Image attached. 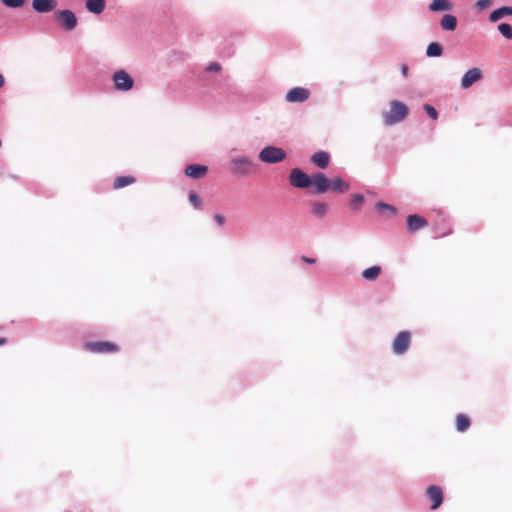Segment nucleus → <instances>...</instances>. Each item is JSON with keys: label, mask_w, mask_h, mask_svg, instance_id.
<instances>
[{"label": "nucleus", "mask_w": 512, "mask_h": 512, "mask_svg": "<svg viewBox=\"0 0 512 512\" xmlns=\"http://www.w3.org/2000/svg\"><path fill=\"white\" fill-rule=\"evenodd\" d=\"M289 181L290 184L296 188H307L311 185V178L298 168L291 170Z\"/></svg>", "instance_id": "0eeeda50"}, {"label": "nucleus", "mask_w": 512, "mask_h": 512, "mask_svg": "<svg viewBox=\"0 0 512 512\" xmlns=\"http://www.w3.org/2000/svg\"><path fill=\"white\" fill-rule=\"evenodd\" d=\"M401 72H402V75H403L404 77H407V75H408V66H407L406 64H403V65L401 66Z\"/></svg>", "instance_id": "c9c22d12"}, {"label": "nucleus", "mask_w": 512, "mask_h": 512, "mask_svg": "<svg viewBox=\"0 0 512 512\" xmlns=\"http://www.w3.org/2000/svg\"><path fill=\"white\" fill-rule=\"evenodd\" d=\"M84 349L96 354H111L119 351V346L110 341H91L84 344Z\"/></svg>", "instance_id": "f03ea898"}, {"label": "nucleus", "mask_w": 512, "mask_h": 512, "mask_svg": "<svg viewBox=\"0 0 512 512\" xmlns=\"http://www.w3.org/2000/svg\"><path fill=\"white\" fill-rule=\"evenodd\" d=\"M364 202V197L360 194L353 195L350 205L354 210H358L362 203Z\"/></svg>", "instance_id": "cd10ccee"}, {"label": "nucleus", "mask_w": 512, "mask_h": 512, "mask_svg": "<svg viewBox=\"0 0 512 512\" xmlns=\"http://www.w3.org/2000/svg\"><path fill=\"white\" fill-rule=\"evenodd\" d=\"M214 220L216 221V223L219 225V226H222L225 222V218L220 215V214H215L214 215Z\"/></svg>", "instance_id": "f704fd0d"}, {"label": "nucleus", "mask_w": 512, "mask_h": 512, "mask_svg": "<svg viewBox=\"0 0 512 512\" xmlns=\"http://www.w3.org/2000/svg\"><path fill=\"white\" fill-rule=\"evenodd\" d=\"M330 155L325 151H319L311 156V162L317 167L324 169L328 166Z\"/></svg>", "instance_id": "dca6fc26"}, {"label": "nucleus", "mask_w": 512, "mask_h": 512, "mask_svg": "<svg viewBox=\"0 0 512 512\" xmlns=\"http://www.w3.org/2000/svg\"><path fill=\"white\" fill-rule=\"evenodd\" d=\"M440 25L443 30L454 31L457 27V19L451 14H446L442 17Z\"/></svg>", "instance_id": "a211bd4d"}, {"label": "nucleus", "mask_w": 512, "mask_h": 512, "mask_svg": "<svg viewBox=\"0 0 512 512\" xmlns=\"http://www.w3.org/2000/svg\"><path fill=\"white\" fill-rule=\"evenodd\" d=\"M55 19L59 25L65 30L71 31L77 25V17L71 10H59L54 14Z\"/></svg>", "instance_id": "423d86ee"}, {"label": "nucleus", "mask_w": 512, "mask_h": 512, "mask_svg": "<svg viewBox=\"0 0 512 512\" xmlns=\"http://www.w3.org/2000/svg\"><path fill=\"white\" fill-rule=\"evenodd\" d=\"M509 15H512V7L504 6L499 9L494 10L490 14L489 20L491 22H496V21L504 18L505 16H509Z\"/></svg>", "instance_id": "6ab92c4d"}, {"label": "nucleus", "mask_w": 512, "mask_h": 512, "mask_svg": "<svg viewBox=\"0 0 512 512\" xmlns=\"http://www.w3.org/2000/svg\"><path fill=\"white\" fill-rule=\"evenodd\" d=\"M499 32L507 39H512V26L507 23H501L498 25Z\"/></svg>", "instance_id": "bb28decb"}, {"label": "nucleus", "mask_w": 512, "mask_h": 512, "mask_svg": "<svg viewBox=\"0 0 512 512\" xmlns=\"http://www.w3.org/2000/svg\"><path fill=\"white\" fill-rule=\"evenodd\" d=\"M115 87L118 90L128 91L133 87V78L124 70L116 71L113 75Z\"/></svg>", "instance_id": "1a4fd4ad"}, {"label": "nucleus", "mask_w": 512, "mask_h": 512, "mask_svg": "<svg viewBox=\"0 0 512 512\" xmlns=\"http://www.w3.org/2000/svg\"><path fill=\"white\" fill-rule=\"evenodd\" d=\"M3 84H4V77L0 73V88L3 86Z\"/></svg>", "instance_id": "58836bf2"}, {"label": "nucleus", "mask_w": 512, "mask_h": 512, "mask_svg": "<svg viewBox=\"0 0 512 512\" xmlns=\"http://www.w3.org/2000/svg\"><path fill=\"white\" fill-rule=\"evenodd\" d=\"M442 53V46L437 42H432L427 46L426 54L428 57H439Z\"/></svg>", "instance_id": "a878e982"}, {"label": "nucleus", "mask_w": 512, "mask_h": 512, "mask_svg": "<svg viewBox=\"0 0 512 512\" xmlns=\"http://www.w3.org/2000/svg\"><path fill=\"white\" fill-rule=\"evenodd\" d=\"M208 171L207 166L199 165V164H191L186 166L185 168V175L193 178V179H199L206 175Z\"/></svg>", "instance_id": "4468645a"}, {"label": "nucleus", "mask_w": 512, "mask_h": 512, "mask_svg": "<svg viewBox=\"0 0 512 512\" xmlns=\"http://www.w3.org/2000/svg\"><path fill=\"white\" fill-rule=\"evenodd\" d=\"M376 207L378 209H385V210H389L391 212H395V208L394 207L390 206L389 204L383 203V202H378L376 204Z\"/></svg>", "instance_id": "473e14b6"}, {"label": "nucleus", "mask_w": 512, "mask_h": 512, "mask_svg": "<svg viewBox=\"0 0 512 512\" xmlns=\"http://www.w3.org/2000/svg\"><path fill=\"white\" fill-rule=\"evenodd\" d=\"M411 344V333L409 331L399 332L392 342V350L396 355L406 353Z\"/></svg>", "instance_id": "39448f33"}, {"label": "nucleus", "mask_w": 512, "mask_h": 512, "mask_svg": "<svg viewBox=\"0 0 512 512\" xmlns=\"http://www.w3.org/2000/svg\"><path fill=\"white\" fill-rule=\"evenodd\" d=\"M424 110L432 119L436 120L438 118V112L433 106L425 104Z\"/></svg>", "instance_id": "7c9ffc66"}, {"label": "nucleus", "mask_w": 512, "mask_h": 512, "mask_svg": "<svg viewBox=\"0 0 512 512\" xmlns=\"http://www.w3.org/2000/svg\"><path fill=\"white\" fill-rule=\"evenodd\" d=\"M6 343H7V339L4 337H0V346L4 345Z\"/></svg>", "instance_id": "4c0bfd02"}, {"label": "nucleus", "mask_w": 512, "mask_h": 512, "mask_svg": "<svg viewBox=\"0 0 512 512\" xmlns=\"http://www.w3.org/2000/svg\"><path fill=\"white\" fill-rule=\"evenodd\" d=\"M426 497L431 502L430 509L436 510L438 509L443 502V491L442 488L438 485H430L426 489Z\"/></svg>", "instance_id": "6e6552de"}, {"label": "nucleus", "mask_w": 512, "mask_h": 512, "mask_svg": "<svg viewBox=\"0 0 512 512\" xmlns=\"http://www.w3.org/2000/svg\"><path fill=\"white\" fill-rule=\"evenodd\" d=\"M489 5H490V0H479V1L477 2V6H478L480 9L487 8Z\"/></svg>", "instance_id": "72a5a7b5"}, {"label": "nucleus", "mask_w": 512, "mask_h": 512, "mask_svg": "<svg viewBox=\"0 0 512 512\" xmlns=\"http://www.w3.org/2000/svg\"><path fill=\"white\" fill-rule=\"evenodd\" d=\"M302 260L308 264H314L316 262V260L314 258H309V257H306V256H303L302 257Z\"/></svg>", "instance_id": "e433bc0d"}, {"label": "nucleus", "mask_w": 512, "mask_h": 512, "mask_svg": "<svg viewBox=\"0 0 512 512\" xmlns=\"http://www.w3.org/2000/svg\"><path fill=\"white\" fill-rule=\"evenodd\" d=\"M483 77L482 71L479 68H471L469 69L461 79V87L463 89H468L475 82L481 80Z\"/></svg>", "instance_id": "9d476101"}, {"label": "nucleus", "mask_w": 512, "mask_h": 512, "mask_svg": "<svg viewBox=\"0 0 512 512\" xmlns=\"http://www.w3.org/2000/svg\"><path fill=\"white\" fill-rule=\"evenodd\" d=\"M408 111L406 104L393 100L390 103V110L383 113L385 124L391 126L402 121L408 115Z\"/></svg>", "instance_id": "f257e3e1"}, {"label": "nucleus", "mask_w": 512, "mask_h": 512, "mask_svg": "<svg viewBox=\"0 0 512 512\" xmlns=\"http://www.w3.org/2000/svg\"><path fill=\"white\" fill-rule=\"evenodd\" d=\"M86 8L93 14H100L105 9V0H86Z\"/></svg>", "instance_id": "f3484780"}, {"label": "nucleus", "mask_w": 512, "mask_h": 512, "mask_svg": "<svg viewBox=\"0 0 512 512\" xmlns=\"http://www.w3.org/2000/svg\"><path fill=\"white\" fill-rule=\"evenodd\" d=\"M381 267L380 266H372L362 271V277L369 281H374L378 278V276L381 274Z\"/></svg>", "instance_id": "5701e85b"}, {"label": "nucleus", "mask_w": 512, "mask_h": 512, "mask_svg": "<svg viewBox=\"0 0 512 512\" xmlns=\"http://www.w3.org/2000/svg\"><path fill=\"white\" fill-rule=\"evenodd\" d=\"M328 206L323 202H314L312 204V213L318 218H324L327 214Z\"/></svg>", "instance_id": "b1692460"}, {"label": "nucleus", "mask_w": 512, "mask_h": 512, "mask_svg": "<svg viewBox=\"0 0 512 512\" xmlns=\"http://www.w3.org/2000/svg\"><path fill=\"white\" fill-rule=\"evenodd\" d=\"M188 199H189L190 203L196 209H200L201 208V199H200V197L195 192L190 191L189 195H188Z\"/></svg>", "instance_id": "c85d7f7f"}, {"label": "nucleus", "mask_w": 512, "mask_h": 512, "mask_svg": "<svg viewBox=\"0 0 512 512\" xmlns=\"http://www.w3.org/2000/svg\"><path fill=\"white\" fill-rule=\"evenodd\" d=\"M311 185L315 188V193L323 194L329 190V179L325 174L318 172L311 177Z\"/></svg>", "instance_id": "9b49d317"}, {"label": "nucleus", "mask_w": 512, "mask_h": 512, "mask_svg": "<svg viewBox=\"0 0 512 512\" xmlns=\"http://www.w3.org/2000/svg\"><path fill=\"white\" fill-rule=\"evenodd\" d=\"M329 189L333 191L345 192L349 189V184L344 182L340 177L329 180Z\"/></svg>", "instance_id": "412c9836"}, {"label": "nucleus", "mask_w": 512, "mask_h": 512, "mask_svg": "<svg viewBox=\"0 0 512 512\" xmlns=\"http://www.w3.org/2000/svg\"><path fill=\"white\" fill-rule=\"evenodd\" d=\"M206 71H208V72H219V71H221V65L219 63H217V62L210 63L206 67Z\"/></svg>", "instance_id": "2f4dec72"}, {"label": "nucleus", "mask_w": 512, "mask_h": 512, "mask_svg": "<svg viewBox=\"0 0 512 512\" xmlns=\"http://www.w3.org/2000/svg\"><path fill=\"white\" fill-rule=\"evenodd\" d=\"M254 169V163L248 157H235L231 160V171L238 176H246Z\"/></svg>", "instance_id": "7ed1b4c3"}, {"label": "nucleus", "mask_w": 512, "mask_h": 512, "mask_svg": "<svg viewBox=\"0 0 512 512\" xmlns=\"http://www.w3.org/2000/svg\"><path fill=\"white\" fill-rule=\"evenodd\" d=\"M310 96L309 90L303 87H294L286 94V100L291 103L304 102Z\"/></svg>", "instance_id": "f8f14e48"}, {"label": "nucleus", "mask_w": 512, "mask_h": 512, "mask_svg": "<svg viewBox=\"0 0 512 512\" xmlns=\"http://www.w3.org/2000/svg\"><path fill=\"white\" fill-rule=\"evenodd\" d=\"M1 1L6 7H10V8H20L26 2V0H1Z\"/></svg>", "instance_id": "c756f323"}, {"label": "nucleus", "mask_w": 512, "mask_h": 512, "mask_svg": "<svg viewBox=\"0 0 512 512\" xmlns=\"http://www.w3.org/2000/svg\"><path fill=\"white\" fill-rule=\"evenodd\" d=\"M136 182V179L134 176L127 175V176H119L114 180L113 183V189H121L128 185L134 184Z\"/></svg>", "instance_id": "aec40b11"}, {"label": "nucleus", "mask_w": 512, "mask_h": 512, "mask_svg": "<svg viewBox=\"0 0 512 512\" xmlns=\"http://www.w3.org/2000/svg\"><path fill=\"white\" fill-rule=\"evenodd\" d=\"M470 426V420L469 418L464 414H459L456 417V429L459 432L466 431Z\"/></svg>", "instance_id": "393cba45"}, {"label": "nucleus", "mask_w": 512, "mask_h": 512, "mask_svg": "<svg viewBox=\"0 0 512 512\" xmlns=\"http://www.w3.org/2000/svg\"><path fill=\"white\" fill-rule=\"evenodd\" d=\"M33 9L39 13L52 11L56 7L55 0H33Z\"/></svg>", "instance_id": "2eb2a0df"}, {"label": "nucleus", "mask_w": 512, "mask_h": 512, "mask_svg": "<svg viewBox=\"0 0 512 512\" xmlns=\"http://www.w3.org/2000/svg\"><path fill=\"white\" fill-rule=\"evenodd\" d=\"M451 8V4L448 0H433L429 5V9L433 12L448 11L451 10Z\"/></svg>", "instance_id": "4be33fe9"}, {"label": "nucleus", "mask_w": 512, "mask_h": 512, "mask_svg": "<svg viewBox=\"0 0 512 512\" xmlns=\"http://www.w3.org/2000/svg\"><path fill=\"white\" fill-rule=\"evenodd\" d=\"M285 157V151L274 146H267L263 148L259 153V159L265 163H277L284 160Z\"/></svg>", "instance_id": "20e7f679"}, {"label": "nucleus", "mask_w": 512, "mask_h": 512, "mask_svg": "<svg viewBox=\"0 0 512 512\" xmlns=\"http://www.w3.org/2000/svg\"><path fill=\"white\" fill-rule=\"evenodd\" d=\"M428 225V222L422 216L412 214L407 217V227L410 232H415Z\"/></svg>", "instance_id": "ddd939ff"}]
</instances>
